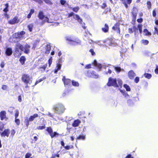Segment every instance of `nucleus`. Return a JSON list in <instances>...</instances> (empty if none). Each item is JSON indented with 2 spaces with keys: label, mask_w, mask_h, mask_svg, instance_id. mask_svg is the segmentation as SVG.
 Wrapping results in <instances>:
<instances>
[{
  "label": "nucleus",
  "mask_w": 158,
  "mask_h": 158,
  "mask_svg": "<svg viewBox=\"0 0 158 158\" xmlns=\"http://www.w3.org/2000/svg\"><path fill=\"white\" fill-rule=\"evenodd\" d=\"M93 64L95 66L99 68H101L102 67V65L101 64L97 63L96 60H94Z\"/></svg>",
  "instance_id": "20"
},
{
  "label": "nucleus",
  "mask_w": 158,
  "mask_h": 158,
  "mask_svg": "<svg viewBox=\"0 0 158 158\" xmlns=\"http://www.w3.org/2000/svg\"><path fill=\"white\" fill-rule=\"evenodd\" d=\"M62 80L63 81L65 85H68L71 83V81L70 79H65V77H64Z\"/></svg>",
  "instance_id": "11"
},
{
  "label": "nucleus",
  "mask_w": 158,
  "mask_h": 158,
  "mask_svg": "<svg viewBox=\"0 0 158 158\" xmlns=\"http://www.w3.org/2000/svg\"><path fill=\"white\" fill-rule=\"evenodd\" d=\"M91 68V64H89L87 65L85 67V68L86 69H89Z\"/></svg>",
  "instance_id": "59"
},
{
  "label": "nucleus",
  "mask_w": 158,
  "mask_h": 158,
  "mask_svg": "<svg viewBox=\"0 0 158 158\" xmlns=\"http://www.w3.org/2000/svg\"><path fill=\"white\" fill-rule=\"evenodd\" d=\"M128 31H129V32L130 33H132L133 32V31H132V29L131 28H129L128 29Z\"/></svg>",
  "instance_id": "63"
},
{
  "label": "nucleus",
  "mask_w": 158,
  "mask_h": 158,
  "mask_svg": "<svg viewBox=\"0 0 158 158\" xmlns=\"http://www.w3.org/2000/svg\"><path fill=\"white\" fill-rule=\"evenodd\" d=\"M74 15V13L73 12H72V13H69V14L68 17H70L72 16H73Z\"/></svg>",
  "instance_id": "61"
},
{
  "label": "nucleus",
  "mask_w": 158,
  "mask_h": 158,
  "mask_svg": "<svg viewBox=\"0 0 158 158\" xmlns=\"http://www.w3.org/2000/svg\"><path fill=\"white\" fill-rule=\"evenodd\" d=\"M47 4L51 5L52 3L50 0H43Z\"/></svg>",
  "instance_id": "40"
},
{
  "label": "nucleus",
  "mask_w": 158,
  "mask_h": 158,
  "mask_svg": "<svg viewBox=\"0 0 158 158\" xmlns=\"http://www.w3.org/2000/svg\"><path fill=\"white\" fill-rule=\"evenodd\" d=\"M131 155H128L127 156L125 157V158H133V157H131Z\"/></svg>",
  "instance_id": "64"
},
{
  "label": "nucleus",
  "mask_w": 158,
  "mask_h": 158,
  "mask_svg": "<svg viewBox=\"0 0 158 158\" xmlns=\"http://www.w3.org/2000/svg\"><path fill=\"white\" fill-rule=\"evenodd\" d=\"M51 46L50 45L47 44L46 46V51L45 52L47 54H48L49 53L50 51L51 50Z\"/></svg>",
  "instance_id": "23"
},
{
  "label": "nucleus",
  "mask_w": 158,
  "mask_h": 158,
  "mask_svg": "<svg viewBox=\"0 0 158 158\" xmlns=\"http://www.w3.org/2000/svg\"><path fill=\"white\" fill-rule=\"evenodd\" d=\"M47 64H46L40 67L39 69H40L41 71H45V69L47 67Z\"/></svg>",
  "instance_id": "25"
},
{
  "label": "nucleus",
  "mask_w": 158,
  "mask_h": 158,
  "mask_svg": "<svg viewBox=\"0 0 158 158\" xmlns=\"http://www.w3.org/2000/svg\"><path fill=\"white\" fill-rule=\"evenodd\" d=\"M6 8L3 10V11L5 12H6L8 11V10L7 9L8 7V4L7 3L5 4Z\"/></svg>",
  "instance_id": "43"
},
{
  "label": "nucleus",
  "mask_w": 158,
  "mask_h": 158,
  "mask_svg": "<svg viewBox=\"0 0 158 158\" xmlns=\"http://www.w3.org/2000/svg\"><path fill=\"white\" fill-rule=\"evenodd\" d=\"M142 43L145 45H147L149 43L148 40H141Z\"/></svg>",
  "instance_id": "31"
},
{
  "label": "nucleus",
  "mask_w": 158,
  "mask_h": 158,
  "mask_svg": "<svg viewBox=\"0 0 158 158\" xmlns=\"http://www.w3.org/2000/svg\"><path fill=\"white\" fill-rule=\"evenodd\" d=\"M52 57L50 58L48 60V62L49 64V67H50L52 62Z\"/></svg>",
  "instance_id": "41"
},
{
  "label": "nucleus",
  "mask_w": 158,
  "mask_h": 158,
  "mask_svg": "<svg viewBox=\"0 0 158 158\" xmlns=\"http://www.w3.org/2000/svg\"><path fill=\"white\" fill-rule=\"evenodd\" d=\"M128 75L129 77L131 79H132L135 76V73L132 71H131L129 72Z\"/></svg>",
  "instance_id": "19"
},
{
  "label": "nucleus",
  "mask_w": 158,
  "mask_h": 158,
  "mask_svg": "<svg viewBox=\"0 0 158 158\" xmlns=\"http://www.w3.org/2000/svg\"><path fill=\"white\" fill-rule=\"evenodd\" d=\"M74 18L77 20V21L81 23L82 22V19L80 18L79 15H73Z\"/></svg>",
  "instance_id": "17"
},
{
  "label": "nucleus",
  "mask_w": 158,
  "mask_h": 158,
  "mask_svg": "<svg viewBox=\"0 0 158 158\" xmlns=\"http://www.w3.org/2000/svg\"><path fill=\"white\" fill-rule=\"evenodd\" d=\"M133 11L132 12L133 14V18L135 19L137 15V10L135 8H133Z\"/></svg>",
  "instance_id": "18"
},
{
  "label": "nucleus",
  "mask_w": 158,
  "mask_h": 158,
  "mask_svg": "<svg viewBox=\"0 0 158 158\" xmlns=\"http://www.w3.org/2000/svg\"><path fill=\"white\" fill-rule=\"evenodd\" d=\"M65 39L66 40L69 42V44L72 45H75L77 44H80L81 43V41L80 40L77 39L73 40H72V38L70 37H66Z\"/></svg>",
  "instance_id": "6"
},
{
  "label": "nucleus",
  "mask_w": 158,
  "mask_h": 158,
  "mask_svg": "<svg viewBox=\"0 0 158 158\" xmlns=\"http://www.w3.org/2000/svg\"><path fill=\"white\" fill-rule=\"evenodd\" d=\"M38 115L37 114H34L33 115H31L30 116L29 118V121L30 122L32 121L35 118L38 117Z\"/></svg>",
  "instance_id": "13"
},
{
  "label": "nucleus",
  "mask_w": 158,
  "mask_h": 158,
  "mask_svg": "<svg viewBox=\"0 0 158 158\" xmlns=\"http://www.w3.org/2000/svg\"><path fill=\"white\" fill-rule=\"evenodd\" d=\"M10 134V131L9 129H5L2 133L1 134V136L2 137L6 136L8 137Z\"/></svg>",
  "instance_id": "9"
},
{
  "label": "nucleus",
  "mask_w": 158,
  "mask_h": 158,
  "mask_svg": "<svg viewBox=\"0 0 158 158\" xmlns=\"http://www.w3.org/2000/svg\"><path fill=\"white\" fill-rule=\"evenodd\" d=\"M5 65V64L4 62H2L0 64V66L1 68H3Z\"/></svg>",
  "instance_id": "55"
},
{
  "label": "nucleus",
  "mask_w": 158,
  "mask_h": 158,
  "mask_svg": "<svg viewBox=\"0 0 158 158\" xmlns=\"http://www.w3.org/2000/svg\"><path fill=\"white\" fill-rule=\"evenodd\" d=\"M119 23H117L115 24L114 26L112 27V29L114 30H116L119 28Z\"/></svg>",
  "instance_id": "24"
},
{
  "label": "nucleus",
  "mask_w": 158,
  "mask_h": 158,
  "mask_svg": "<svg viewBox=\"0 0 158 158\" xmlns=\"http://www.w3.org/2000/svg\"><path fill=\"white\" fill-rule=\"evenodd\" d=\"M22 47V45L20 43H17L16 44L15 50L14 54L15 57H18L21 55Z\"/></svg>",
  "instance_id": "3"
},
{
  "label": "nucleus",
  "mask_w": 158,
  "mask_h": 158,
  "mask_svg": "<svg viewBox=\"0 0 158 158\" xmlns=\"http://www.w3.org/2000/svg\"><path fill=\"white\" fill-rule=\"evenodd\" d=\"M22 49L21 50L24 52V53L26 54L29 53L30 52V46L28 44H26L24 46L22 45Z\"/></svg>",
  "instance_id": "7"
},
{
  "label": "nucleus",
  "mask_w": 158,
  "mask_h": 158,
  "mask_svg": "<svg viewBox=\"0 0 158 158\" xmlns=\"http://www.w3.org/2000/svg\"><path fill=\"white\" fill-rule=\"evenodd\" d=\"M124 87L126 89V90L127 91H130L131 90L130 88V87L127 85L126 84H125L124 85Z\"/></svg>",
  "instance_id": "32"
},
{
  "label": "nucleus",
  "mask_w": 158,
  "mask_h": 158,
  "mask_svg": "<svg viewBox=\"0 0 158 158\" xmlns=\"http://www.w3.org/2000/svg\"><path fill=\"white\" fill-rule=\"evenodd\" d=\"M45 128V127L44 126H39L38 127H37V129H40V130H42V129H44Z\"/></svg>",
  "instance_id": "48"
},
{
  "label": "nucleus",
  "mask_w": 158,
  "mask_h": 158,
  "mask_svg": "<svg viewBox=\"0 0 158 158\" xmlns=\"http://www.w3.org/2000/svg\"><path fill=\"white\" fill-rule=\"evenodd\" d=\"M121 92L123 93V95L125 96V97H126L127 96H128V94L126 93L125 92H123L122 90H121Z\"/></svg>",
  "instance_id": "49"
},
{
  "label": "nucleus",
  "mask_w": 158,
  "mask_h": 158,
  "mask_svg": "<svg viewBox=\"0 0 158 158\" xmlns=\"http://www.w3.org/2000/svg\"><path fill=\"white\" fill-rule=\"evenodd\" d=\"M80 123L81 121L79 120H76L72 124V126L73 127H77Z\"/></svg>",
  "instance_id": "14"
},
{
  "label": "nucleus",
  "mask_w": 158,
  "mask_h": 158,
  "mask_svg": "<svg viewBox=\"0 0 158 158\" xmlns=\"http://www.w3.org/2000/svg\"><path fill=\"white\" fill-rule=\"evenodd\" d=\"M144 32L145 33V35H151V32H149L148 30L147 29H144L143 30Z\"/></svg>",
  "instance_id": "28"
},
{
  "label": "nucleus",
  "mask_w": 158,
  "mask_h": 158,
  "mask_svg": "<svg viewBox=\"0 0 158 158\" xmlns=\"http://www.w3.org/2000/svg\"><path fill=\"white\" fill-rule=\"evenodd\" d=\"M139 81V78L138 77H136L135 79V82L136 83H137Z\"/></svg>",
  "instance_id": "52"
},
{
  "label": "nucleus",
  "mask_w": 158,
  "mask_h": 158,
  "mask_svg": "<svg viewBox=\"0 0 158 158\" xmlns=\"http://www.w3.org/2000/svg\"><path fill=\"white\" fill-rule=\"evenodd\" d=\"M33 25L32 24H30L28 26V28L29 29V30L30 31H31L32 30V28L33 27Z\"/></svg>",
  "instance_id": "35"
},
{
  "label": "nucleus",
  "mask_w": 158,
  "mask_h": 158,
  "mask_svg": "<svg viewBox=\"0 0 158 158\" xmlns=\"http://www.w3.org/2000/svg\"><path fill=\"white\" fill-rule=\"evenodd\" d=\"M155 30L154 31V34H157L158 35V30L156 27L154 28Z\"/></svg>",
  "instance_id": "47"
},
{
  "label": "nucleus",
  "mask_w": 158,
  "mask_h": 158,
  "mask_svg": "<svg viewBox=\"0 0 158 158\" xmlns=\"http://www.w3.org/2000/svg\"><path fill=\"white\" fill-rule=\"evenodd\" d=\"M114 67L115 70L117 73H119L121 71H124L123 69H121L119 67L114 66Z\"/></svg>",
  "instance_id": "16"
},
{
  "label": "nucleus",
  "mask_w": 158,
  "mask_h": 158,
  "mask_svg": "<svg viewBox=\"0 0 158 158\" xmlns=\"http://www.w3.org/2000/svg\"><path fill=\"white\" fill-rule=\"evenodd\" d=\"M45 79V77L43 78L42 79H41L40 80H38V81H37L35 83V85H36L38 83H40V82H41L42 81H43L44 79Z\"/></svg>",
  "instance_id": "45"
},
{
  "label": "nucleus",
  "mask_w": 158,
  "mask_h": 158,
  "mask_svg": "<svg viewBox=\"0 0 158 158\" xmlns=\"http://www.w3.org/2000/svg\"><path fill=\"white\" fill-rule=\"evenodd\" d=\"M6 54L8 56H10L11 55L12 53V51L11 48H8L6 51Z\"/></svg>",
  "instance_id": "15"
},
{
  "label": "nucleus",
  "mask_w": 158,
  "mask_h": 158,
  "mask_svg": "<svg viewBox=\"0 0 158 158\" xmlns=\"http://www.w3.org/2000/svg\"><path fill=\"white\" fill-rule=\"evenodd\" d=\"M61 64H57V66H56V68L57 69L55 71V72H54L55 73H56L58 70H60L61 68Z\"/></svg>",
  "instance_id": "29"
},
{
  "label": "nucleus",
  "mask_w": 158,
  "mask_h": 158,
  "mask_svg": "<svg viewBox=\"0 0 158 158\" xmlns=\"http://www.w3.org/2000/svg\"><path fill=\"white\" fill-rule=\"evenodd\" d=\"M138 28L139 29V30L140 29H142V25L141 24H139L138 26Z\"/></svg>",
  "instance_id": "56"
},
{
  "label": "nucleus",
  "mask_w": 158,
  "mask_h": 158,
  "mask_svg": "<svg viewBox=\"0 0 158 158\" xmlns=\"http://www.w3.org/2000/svg\"><path fill=\"white\" fill-rule=\"evenodd\" d=\"M29 121H29V119H27L26 118L25 120L24 123L27 127H28L29 125Z\"/></svg>",
  "instance_id": "33"
},
{
  "label": "nucleus",
  "mask_w": 158,
  "mask_h": 158,
  "mask_svg": "<svg viewBox=\"0 0 158 158\" xmlns=\"http://www.w3.org/2000/svg\"><path fill=\"white\" fill-rule=\"evenodd\" d=\"M25 60L26 58L24 56H22L19 59V61L22 65L24 64Z\"/></svg>",
  "instance_id": "21"
},
{
  "label": "nucleus",
  "mask_w": 158,
  "mask_h": 158,
  "mask_svg": "<svg viewBox=\"0 0 158 158\" xmlns=\"http://www.w3.org/2000/svg\"><path fill=\"white\" fill-rule=\"evenodd\" d=\"M72 84L74 86H78L79 84L76 81H72Z\"/></svg>",
  "instance_id": "30"
},
{
  "label": "nucleus",
  "mask_w": 158,
  "mask_h": 158,
  "mask_svg": "<svg viewBox=\"0 0 158 158\" xmlns=\"http://www.w3.org/2000/svg\"><path fill=\"white\" fill-rule=\"evenodd\" d=\"M25 34V32L24 31H22L19 32V40L23 36V35Z\"/></svg>",
  "instance_id": "26"
},
{
  "label": "nucleus",
  "mask_w": 158,
  "mask_h": 158,
  "mask_svg": "<svg viewBox=\"0 0 158 158\" xmlns=\"http://www.w3.org/2000/svg\"><path fill=\"white\" fill-rule=\"evenodd\" d=\"M148 8V9H150L151 7V3L150 2H147Z\"/></svg>",
  "instance_id": "42"
},
{
  "label": "nucleus",
  "mask_w": 158,
  "mask_h": 158,
  "mask_svg": "<svg viewBox=\"0 0 158 158\" xmlns=\"http://www.w3.org/2000/svg\"><path fill=\"white\" fill-rule=\"evenodd\" d=\"M19 112L18 110H16L15 111V118H17L18 116H19Z\"/></svg>",
  "instance_id": "37"
},
{
  "label": "nucleus",
  "mask_w": 158,
  "mask_h": 158,
  "mask_svg": "<svg viewBox=\"0 0 158 158\" xmlns=\"http://www.w3.org/2000/svg\"><path fill=\"white\" fill-rule=\"evenodd\" d=\"M7 86L6 85H3L2 86V89L3 90H6L7 88Z\"/></svg>",
  "instance_id": "50"
},
{
  "label": "nucleus",
  "mask_w": 158,
  "mask_h": 158,
  "mask_svg": "<svg viewBox=\"0 0 158 158\" xmlns=\"http://www.w3.org/2000/svg\"><path fill=\"white\" fill-rule=\"evenodd\" d=\"M79 8L78 7L73 8L72 9L75 12H77L79 10Z\"/></svg>",
  "instance_id": "44"
},
{
  "label": "nucleus",
  "mask_w": 158,
  "mask_h": 158,
  "mask_svg": "<svg viewBox=\"0 0 158 158\" xmlns=\"http://www.w3.org/2000/svg\"><path fill=\"white\" fill-rule=\"evenodd\" d=\"M138 22L140 23H141L143 21V19H138L137 20Z\"/></svg>",
  "instance_id": "62"
},
{
  "label": "nucleus",
  "mask_w": 158,
  "mask_h": 158,
  "mask_svg": "<svg viewBox=\"0 0 158 158\" xmlns=\"http://www.w3.org/2000/svg\"><path fill=\"white\" fill-rule=\"evenodd\" d=\"M54 109L56 113L61 114L64 112L65 109L63 105L59 104L55 106Z\"/></svg>",
  "instance_id": "2"
},
{
  "label": "nucleus",
  "mask_w": 158,
  "mask_h": 158,
  "mask_svg": "<svg viewBox=\"0 0 158 158\" xmlns=\"http://www.w3.org/2000/svg\"><path fill=\"white\" fill-rule=\"evenodd\" d=\"M6 113L4 111H2L0 112V116L1 120H6L7 118H6Z\"/></svg>",
  "instance_id": "10"
},
{
  "label": "nucleus",
  "mask_w": 158,
  "mask_h": 158,
  "mask_svg": "<svg viewBox=\"0 0 158 158\" xmlns=\"http://www.w3.org/2000/svg\"><path fill=\"white\" fill-rule=\"evenodd\" d=\"M66 1L64 0H60V2L62 5H64Z\"/></svg>",
  "instance_id": "53"
},
{
  "label": "nucleus",
  "mask_w": 158,
  "mask_h": 158,
  "mask_svg": "<svg viewBox=\"0 0 158 158\" xmlns=\"http://www.w3.org/2000/svg\"><path fill=\"white\" fill-rule=\"evenodd\" d=\"M15 122L17 125H19L20 123V121L19 119L17 118H15Z\"/></svg>",
  "instance_id": "38"
},
{
  "label": "nucleus",
  "mask_w": 158,
  "mask_h": 158,
  "mask_svg": "<svg viewBox=\"0 0 158 158\" xmlns=\"http://www.w3.org/2000/svg\"><path fill=\"white\" fill-rule=\"evenodd\" d=\"M45 79V77L43 78L42 79H41L40 80H38V81H37L35 83V85H36L38 83H40V82H41L42 81H43L44 79Z\"/></svg>",
  "instance_id": "46"
},
{
  "label": "nucleus",
  "mask_w": 158,
  "mask_h": 158,
  "mask_svg": "<svg viewBox=\"0 0 158 158\" xmlns=\"http://www.w3.org/2000/svg\"><path fill=\"white\" fill-rule=\"evenodd\" d=\"M31 154L30 153H27L25 155V158H32L31 157Z\"/></svg>",
  "instance_id": "39"
},
{
  "label": "nucleus",
  "mask_w": 158,
  "mask_h": 158,
  "mask_svg": "<svg viewBox=\"0 0 158 158\" xmlns=\"http://www.w3.org/2000/svg\"><path fill=\"white\" fill-rule=\"evenodd\" d=\"M90 52H91L92 55H94L95 54V52H94L93 49H90Z\"/></svg>",
  "instance_id": "58"
},
{
  "label": "nucleus",
  "mask_w": 158,
  "mask_h": 158,
  "mask_svg": "<svg viewBox=\"0 0 158 158\" xmlns=\"http://www.w3.org/2000/svg\"><path fill=\"white\" fill-rule=\"evenodd\" d=\"M19 32L16 33L14 34L13 37L15 38L18 39L19 40Z\"/></svg>",
  "instance_id": "36"
},
{
  "label": "nucleus",
  "mask_w": 158,
  "mask_h": 158,
  "mask_svg": "<svg viewBox=\"0 0 158 158\" xmlns=\"http://www.w3.org/2000/svg\"><path fill=\"white\" fill-rule=\"evenodd\" d=\"M117 81L118 82V84L117 83V81L116 79L110 77L109 79V81L107 85L108 86H113L114 87L121 86L122 84V81L118 79Z\"/></svg>",
  "instance_id": "1"
},
{
  "label": "nucleus",
  "mask_w": 158,
  "mask_h": 158,
  "mask_svg": "<svg viewBox=\"0 0 158 158\" xmlns=\"http://www.w3.org/2000/svg\"><path fill=\"white\" fill-rule=\"evenodd\" d=\"M108 29L109 27L108 25L106 24H105V25L104 27L102 28V31L105 32H107L108 31Z\"/></svg>",
  "instance_id": "22"
},
{
  "label": "nucleus",
  "mask_w": 158,
  "mask_h": 158,
  "mask_svg": "<svg viewBox=\"0 0 158 158\" xmlns=\"http://www.w3.org/2000/svg\"><path fill=\"white\" fill-rule=\"evenodd\" d=\"M18 100L19 102L22 101V99L21 96H19L18 97Z\"/></svg>",
  "instance_id": "57"
},
{
  "label": "nucleus",
  "mask_w": 158,
  "mask_h": 158,
  "mask_svg": "<svg viewBox=\"0 0 158 158\" xmlns=\"http://www.w3.org/2000/svg\"><path fill=\"white\" fill-rule=\"evenodd\" d=\"M22 80L26 85L30 84L32 82V78L26 74H24L22 76Z\"/></svg>",
  "instance_id": "4"
},
{
  "label": "nucleus",
  "mask_w": 158,
  "mask_h": 158,
  "mask_svg": "<svg viewBox=\"0 0 158 158\" xmlns=\"http://www.w3.org/2000/svg\"><path fill=\"white\" fill-rule=\"evenodd\" d=\"M144 76L146 78L149 79L152 77V75L149 73H145L144 74Z\"/></svg>",
  "instance_id": "27"
},
{
  "label": "nucleus",
  "mask_w": 158,
  "mask_h": 158,
  "mask_svg": "<svg viewBox=\"0 0 158 158\" xmlns=\"http://www.w3.org/2000/svg\"><path fill=\"white\" fill-rule=\"evenodd\" d=\"M47 131L50 134V135L52 138H53V137L56 136V135H59L58 133H57L56 132L53 133L52 129L51 127H48Z\"/></svg>",
  "instance_id": "8"
},
{
  "label": "nucleus",
  "mask_w": 158,
  "mask_h": 158,
  "mask_svg": "<svg viewBox=\"0 0 158 158\" xmlns=\"http://www.w3.org/2000/svg\"><path fill=\"white\" fill-rule=\"evenodd\" d=\"M106 5L105 3H103L101 6L102 7L103 9L105 8L106 7Z\"/></svg>",
  "instance_id": "54"
},
{
  "label": "nucleus",
  "mask_w": 158,
  "mask_h": 158,
  "mask_svg": "<svg viewBox=\"0 0 158 158\" xmlns=\"http://www.w3.org/2000/svg\"><path fill=\"white\" fill-rule=\"evenodd\" d=\"M85 137L83 135H80L77 138V139H85Z\"/></svg>",
  "instance_id": "34"
},
{
  "label": "nucleus",
  "mask_w": 158,
  "mask_h": 158,
  "mask_svg": "<svg viewBox=\"0 0 158 158\" xmlns=\"http://www.w3.org/2000/svg\"><path fill=\"white\" fill-rule=\"evenodd\" d=\"M17 19L18 18L17 17H15L12 19L9 22L10 24H14L18 22Z\"/></svg>",
  "instance_id": "12"
},
{
  "label": "nucleus",
  "mask_w": 158,
  "mask_h": 158,
  "mask_svg": "<svg viewBox=\"0 0 158 158\" xmlns=\"http://www.w3.org/2000/svg\"><path fill=\"white\" fill-rule=\"evenodd\" d=\"M64 148H65L67 150H69L70 149V147L69 146H64Z\"/></svg>",
  "instance_id": "60"
},
{
  "label": "nucleus",
  "mask_w": 158,
  "mask_h": 158,
  "mask_svg": "<svg viewBox=\"0 0 158 158\" xmlns=\"http://www.w3.org/2000/svg\"><path fill=\"white\" fill-rule=\"evenodd\" d=\"M15 133V131L14 130H13L11 131V135L13 136Z\"/></svg>",
  "instance_id": "51"
},
{
  "label": "nucleus",
  "mask_w": 158,
  "mask_h": 158,
  "mask_svg": "<svg viewBox=\"0 0 158 158\" xmlns=\"http://www.w3.org/2000/svg\"><path fill=\"white\" fill-rule=\"evenodd\" d=\"M38 18L40 19L43 20L40 23L41 25H43L44 23L46 22L49 23V19L48 18L45 17L43 14V12L42 11H40L38 14Z\"/></svg>",
  "instance_id": "5"
}]
</instances>
